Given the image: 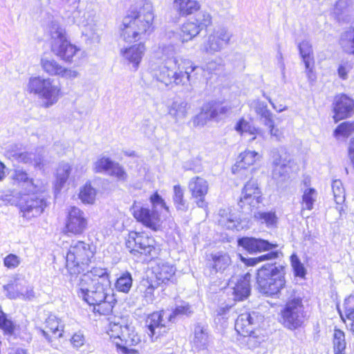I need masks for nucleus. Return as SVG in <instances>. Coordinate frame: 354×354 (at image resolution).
<instances>
[{
  "instance_id": "40",
  "label": "nucleus",
  "mask_w": 354,
  "mask_h": 354,
  "mask_svg": "<svg viewBox=\"0 0 354 354\" xmlns=\"http://www.w3.org/2000/svg\"><path fill=\"white\" fill-rule=\"evenodd\" d=\"M332 190L335 203L339 206L337 207V210L341 214L344 211L342 203L345 201V190L340 180H335L332 183Z\"/></svg>"
},
{
  "instance_id": "13",
  "label": "nucleus",
  "mask_w": 354,
  "mask_h": 354,
  "mask_svg": "<svg viewBox=\"0 0 354 354\" xmlns=\"http://www.w3.org/2000/svg\"><path fill=\"white\" fill-rule=\"evenodd\" d=\"M272 161V178L278 183L289 178L290 173L294 167L295 162L289 154H280L274 152Z\"/></svg>"
},
{
  "instance_id": "32",
  "label": "nucleus",
  "mask_w": 354,
  "mask_h": 354,
  "mask_svg": "<svg viewBox=\"0 0 354 354\" xmlns=\"http://www.w3.org/2000/svg\"><path fill=\"white\" fill-rule=\"evenodd\" d=\"M18 283L17 282L14 283H8L7 285H4L3 286L4 291L6 292V295L10 299H17L21 298L22 299H28L30 300L35 297V292L33 289L30 287L24 286V289L23 291H17L12 292L10 291V289H13L15 287H18Z\"/></svg>"
},
{
  "instance_id": "49",
  "label": "nucleus",
  "mask_w": 354,
  "mask_h": 354,
  "mask_svg": "<svg viewBox=\"0 0 354 354\" xmlns=\"http://www.w3.org/2000/svg\"><path fill=\"white\" fill-rule=\"evenodd\" d=\"M235 130L241 134L248 133L250 135L261 134V130L251 126L248 122L244 119H241L235 126Z\"/></svg>"
},
{
  "instance_id": "4",
  "label": "nucleus",
  "mask_w": 354,
  "mask_h": 354,
  "mask_svg": "<svg viewBox=\"0 0 354 354\" xmlns=\"http://www.w3.org/2000/svg\"><path fill=\"white\" fill-rule=\"evenodd\" d=\"M27 90L40 100L41 106L50 108L57 103L62 95V86L55 80L42 76L29 78Z\"/></svg>"
},
{
  "instance_id": "36",
  "label": "nucleus",
  "mask_w": 354,
  "mask_h": 354,
  "mask_svg": "<svg viewBox=\"0 0 354 354\" xmlns=\"http://www.w3.org/2000/svg\"><path fill=\"white\" fill-rule=\"evenodd\" d=\"M208 342L209 336L207 326L197 324L194 328V337L193 339L194 346L199 349H203L207 346Z\"/></svg>"
},
{
  "instance_id": "41",
  "label": "nucleus",
  "mask_w": 354,
  "mask_h": 354,
  "mask_svg": "<svg viewBox=\"0 0 354 354\" xmlns=\"http://www.w3.org/2000/svg\"><path fill=\"white\" fill-rule=\"evenodd\" d=\"M339 44L344 51L354 54V26L342 34Z\"/></svg>"
},
{
  "instance_id": "23",
  "label": "nucleus",
  "mask_w": 354,
  "mask_h": 354,
  "mask_svg": "<svg viewBox=\"0 0 354 354\" xmlns=\"http://www.w3.org/2000/svg\"><path fill=\"white\" fill-rule=\"evenodd\" d=\"M192 313V308L189 304L178 306L172 313L169 310H161L158 315V319L156 320V328H164L163 332L165 333L167 324L172 322L175 316L180 315H189Z\"/></svg>"
},
{
  "instance_id": "61",
  "label": "nucleus",
  "mask_w": 354,
  "mask_h": 354,
  "mask_svg": "<svg viewBox=\"0 0 354 354\" xmlns=\"http://www.w3.org/2000/svg\"><path fill=\"white\" fill-rule=\"evenodd\" d=\"M344 308L346 318L354 315V296L351 295L345 299Z\"/></svg>"
},
{
  "instance_id": "34",
  "label": "nucleus",
  "mask_w": 354,
  "mask_h": 354,
  "mask_svg": "<svg viewBox=\"0 0 354 354\" xmlns=\"http://www.w3.org/2000/svg\"><path fill=\"white\" fill-rule=\"evenodd\" d=\"M20 150L21 148L19 147V145H10L7 151V154L9 158H13V159L17 160L18 162L31 164L32 162L33 153L26 151L22 152L20 151Z\"/></svg>"
},
{
  "instance_id": "59",
  "label": "nucleus",
  "mask_w": 354,
  "mask_h": 354,
  "mask_svg": "<svg viewBox=\"0 0 354 354\" xmlns=\"http://www.w3.org/2000/svg\"><path fill=\"white\" fill-rule=\"evenodd\" d=\"M352 5V0H338L333 9V12L336 16H339L346 12Z\"/></svg>"
},
{
  "instance_id": "35",
  "label": "nucleus",
  "mask_w": 354,
  "mask_h": 354,
  "mask_svg": "<svg viewBox=\"0 0 354 354\" xmlns=\"http://www.w3.org/2000/svg\"><path fill=\"white\" fill-rule=\"evenodd\" d=\"M253 108L265 126L272 124V122L274 121L273 114L268 110V106L264 102L260 100L254 101L253 102Z\"/></svg>"
},
{
  "instance_id": "43",
  "label": "nucleus",
  "mask_w": 354,
  "mask_h": 354,
  "mask_svg": "<svg viewBox=\"0 0 354 354\" xmlns=\"http://www.w3.org/2000/svg\"><path fill=\"white\" fill-rule=\"evenodd\" d=\"M333 345L334 354H345L346 342L344 333L339 329H335L333 333Z\"/></svg>"
},
{
  "instance_id": "45",
  "label": "nucleus",
  "mask_w": 354,
  "mask_h": 354,
  "mask_svg": "<svg viewBox=\"0 0 354 354\" xmlns=\"http://www.w3.org/2000/svg\"><path fill=\"white\" fill-rule=\"evenodd\" d=\"M40 64L43 71L49 75L59 76L60 74L62 66L53 59L41 58Z\"/></svg>"
},
{
  "instance_id": "62",
  "label": "nucleus",
  "mask_w": 354,
  "mask_h": 354,
  "mask_svg": "<svg viewBox=\"0 0 354 354\" xmlns=\"http://www.w3.org/2000/svg\"><path fill=\"white\" fill-rule=\"evenodd\" d=\"M0 328H1L6 333L11 334L14 330L12 322L8 319L6 315L2 313L0 315Z\"/></svg>"
},
{
  "instance_id": "12",
  "label": "nucleus",
  "mask_w": 354,
  "mask_h": 354,
  "mask_svg": "<svg viewBox=\"0 0 354 354\" xmlns=\"http://www.w3.org/2000/svg\"><path fill=\"white\" fill-rule=\"evenodd\" d=\"M232 37V32L227 28L224 26L215 28L203 42V50L209 55L221 52L230 45Z\"/></svg>"
},
{
  "instance_id": "18",
  "label": "nucleus",
  "mask_w": 354,
  "mask_h": 354,
  "mask_svg": "<svg viewBox=\"0 0 354 354\" xmlns=\"http://www.w3.org/2000/svg\"><path fill=\"white\" fill-rule=\"evenodd\" d=\"M188 188L192 196L195 199L197 206L201 208H206L207 204L205 197L209 189L207 181L199 176L194 177L189 180Z\"/></svg>"
},
{
  "instance_id": "30",
  "label": "nucleus",
  "mask_w": 354,
  "mask_h": 354,
  "mask_svg": "<svg viewBox=\"0 0 354 354\" xmlns=\"http://www.w3.org/2000/svg\"><path fill=\"white\" fill-rule=\"evenodd\" d=\"M189 105L182 99L174 100L169 106V113L177 122L184 120L187 115Z\"/></svg>"
},
{
  "instance_id": "16",
  "label": "nucleus",
  "mask_w": 354,
  "mask_h": 354,
  "mask_svg": "<svg viewBox=\"0 0 354 354\" xmlns=\"http://www.w3.org/2000/svg\"><path fill=\"white\" fill-rule=\"evenodd\" d=\"M87 218L82 210L76 207H71L67 214L66 230L73 234H81L86 229Z\"/></svg>"
},
{
  "instance_id": "5",
  "label": "nucleus",
  "mask_w": 354,
  "mask_h": 354,
  "mask_svg": "<svg viewBox=\"0 0 354 354\" xmlns=\"http://www.w3.org/2000/svg\"><path fill=\"white\" fill-rule=\"evenodd\" d=\"M92 246L82 241H73L66 257V266L71 277L88 271V267L95 255Z\"/></svg>"
},
{
  "instance_id": "47",
  "label": "nucleus",
  "mask_w": 354,
  "mask_h": 354,
  "mask_svg": "<svg viewBox=\"0 0 354 354\" xmlns=\"http://www.w3.org/2000/svg\"><path fill=\"white\" fill-rule=\"evenodd\" d=\"M254 218L261 223H265L267 227H275L277 223V217L273 212H255Z\"/></svg>"
},
{
  "instance_id": "55",
  "label": "nucleus",
  "mask_w": 354,
  "mask_h": 354,
  "mask_svg": "<svg viewBox=\"0 0 354 354\" xmlns=\"http://www.w3.org/2000/svg\"><path fill=\"white\" fill-rule=\"evenodd\" d=\"M354 133V121L344 122L340 124L335 130L334 135L337 137L339 136L348 137Z\"/></svg>"
},
{
  "instance_id": "28",
  "label": "nucleus",
  "mask_w": 354,
  "mask_h": 354,
  "mask_svg": "<svg viewBox=\"0 0 354 354\" xmlns=\"http://www.w3.org/2000/svg\"><path fill=\"white\" fill-rule=\"evenodd\" d=\"M45 326L46 329L48 330L44 329H41L40 330L47 339L50 340L48 335V332L52 333L53 335H54L57 338H59L62 336L64 325L61 319L57 317L55 315H48V317L46 319Z\"/></svg>"
},
{
  "instance_id": "22",
  "label": "nucleus",
  "mask_w": 354,
  "mask_h": 354,
  "mask_svg": "<svg viewBox=\"0 0 354 354\" xmlns=\"http://www.w3.org/2000/svg\"><path fill=\"white\" fill-rule=\"evenodd\" d=\"M145 52V46L142 42L120 49V55L129 64H132L134 70H137Z\"/></svg>"
},
{
  "instance_id": "46",
  "label": "nucleus",
  "mask_w": 354,
  "mask_h": 354,
  "mask_svg": "<svg viewBox=\"0 0 354 354\" xmlns=\"http://www.w3.org/2000/svg\"><path fill=\"white\" fill-rule=\"evenodd\" d=\"M96 190L86 183L81 189L79 193V198L84 204H93L95 201Z\"/></svg>"
},
{
  "instance_id": "53",
  "label": "nucleus",
  "mask_w": 354,
  "mask_h": 354,
  "mask_svg": "<svg viewBox=\"0 0 354 354\" xmlns=\"http://www.w3.org/2000/svg\"><path fill=\"white\" fill-rule=\"evenodd\" d=\"M140 288L145 290L144 292V297L146 299V301L147 302L152 303L154 300V286H153V281L152 280H149L147 279H143L140 283Z\"/></svg>"
},
{
  "instance_id": "39",
  "label": "nucleus",
  "mask_w": 354,
  "mask_h": 354,
  "mask_svg": "<svg viewBox=\"0 0 354 354\" xmlns=\"http://www.w3.org/2000/svg\"><path fill=\"white\" fill-rule=\"evenodd\" d=\"M71 167L68 163H61L57 169L56 181L55 184V192H59L67 181L71 173Z\"/></svg>"
},
{
  "instance_id": "63",
  "label": "nucleus",
  "mask_w": 354,
  "mask_h": 354,
  "mask_svg": "<svg viewBox=\"0 0 354 354\" xmlns=\"http://www.w3.org/2000/svg\"><path fill=\"white\" fill-rule=\"evenodd\" d=\"M145 326L149 330V335L152 337L155 333V314L151 313L145 319Z\"/></svg>"
},
{
  "instance_id": "20",
  "label": "nucleus",
  "mask_w": 354,
  "mask_h": 354,
  "mask_svg": "<svg viewBox=\"0 0 354 354\" xmlns=\"http://www.w3.org/2000/svg\"><path fill=\"white\" fill-rule=\"evenodd\" d=\"M333 106L335 122L351 116L354 112V101L344 94L335 96Z\"/></svg>"
},
{
  "instance_id": "60",
  "label": "nucleus",
  "mask_w": 354,
  "mask_h": 354,
  "mask_svg": "<svg viewBox=\"0 0 354 354\" xmlns=\"http://www.w3.org/2000/svg\"><path fill=\"white\" fill-rule=\"evenodd\" d=\"M0 200L2 203H0L1 205H17L18 202V197L15 195V192L14 191L9 192V193H6L2 194L0 196Z\"/></svg>"
},
{
  "instance_id": "8",
  "label": "nucleus",
  "mask_w": 354,
  "mask_h": 354,
  "mask_svg": "<svg viewBox=\"0 0 354 354\" xmlns=\"http://www.w3.org/2000/svg\"><path fill=\"white\" fill-rule=\"evenodd\" d=\"M263 321V316L256 312H245L237 317L235 329L239 334L248 337V344L252 347L258 346L264 341V337L258 328Z\"/></svg>"
},
{
  "instance_id": "31",
  "label": "nucleus",
  "mask_w": 354,
  "mask_h": 354,
  "mask_svg": "<svg viewBox=\"0 0 354 354\" xmlns=\"http://www.w3.org/2000/svg\"><path fill=\"white\" fill-rule=\"evenodd\" d=\"M174 8L181 16H187L200 8V3L195 0H174Z\"/></svg>"
},
{
  "instance_id": "29",
  "label": "nucleus",
  "mask_w": 354,
  "mask_h": 354,
  "mask_svg": "<svg viewBox=\"0 0 354 354\" xmlns=\"http://www.w3.org/2000/svg\"><path fill=\"white\" fill-rule=\"evenodd\" d=\"M218 223L223 227L229 230H239L242 228L239 218L228 209H221L219 211Z\"/></svg>"
},
{
  "instance_id": "14",
  "label": "nucleus",
  "mask_w": 354,
  "mask_h": 354,
  "mask_svg": "<svg viewBox=\"0 0 354 354\" xmlns=\"http://www.w3.org/2000/svg\"><path fill=\"white\" fill-rule=\"evenodd\" d=\"M261 203V192L255 180L248 181L244 186L239 205L242 208H246L252 212L258 208Z\"/></svg>"
},
{
  "instance_id": "27",
  "label": "nucleus",
  "mask_w": 354,
  "mask_h": 354,
  "mask_svg": "<svg viewBox=\"0 0 354 354\" xmlns=\"http://www.w3.org/2000/svg\"><path fill=\"white\" fill-rule=\"evenodd\" d=\"M239 160L232 167V173L239 174L241 170L253 165L261 158V156L255 151L245 150L239 155Z\"/></svg>"
},
{
  "instance_id": "26",
  "label": "nucleus",
  "mask_w": 354,
  "mask_h": 354,
  "mask_svg": "<svg viewBox=\"0 0 354 354\" xmlns=\"http://www.w3.org/2000/svg\"><path fill=\"white\" fill-rule=\"evenodd\" d=\"M231 263L230 256L225 252L212 253L207 258V266L211 272H223Z\"/></svg>"
},
{
  "instance_id": "24",
  "label": "nucleus",
  "mask_w": 354,
  "mask_h": 354,
  "mask_svg": "<svg viewBox=\"0 0 354 354\" xmlns=\"http://www.w3.org/2000/svg\"><path fill=\"white\" fill-rule=\"evenodd\" d=\"M134 218L145 227L155 231V212L143 206L134 205L132 207Z\"/></svg>"
},
{
  "instance_id": "38",
  "label": "nucleus",
  "mask_w": 354,
  "mask_h": 354,
  "mask_svg": "<svg viewBox=\"0 0 354 354\" xmlns=\"http://www.w3.org/2000/svg\"><path fill=\"white\" fill-rule=\"evenodd\" d=\"M174 273L175 268L173 266L167 263H163L161 265L158 264L156 268V286L160 283H166Z\"/></svg>"
},
{
  "instance_id": "64",
  "label": "nucleus",
  "mask_w": 354,
  "mask_h": 354,
  "mask_svg": "<svg viewBox=\"0 0 354 354\" xmlns=\"http://www.w3.org/2000/svg\"><path fill=\"white\" fill-rule=\"evenodd\" d=\"M207 120H209L208 113L203 109V111L194 118L193 123L195 127H202L205 124Z\"/></svg>"
},
{
  "instance_id": "48",
  "label": "nucleus",
  "mask_w": 354,
  "mask_h": 354,
  "mask_svg": "<svg viewBox=\"0 0 354 354\" xmlns=\"http://www.w3.org/2000/svg\"><path fill=\"white\" fill-rule=\"evenodd\" d=\"M113 161L108 157L99 158L93 164V171L95 173H109Z\"/></svg>"
},
{
  "instance_id": "3",
  "label": "nucleus",
  "mask_w": 354,
  "mask_h": 354,
  "mask_svg": "<svg viewBox=\"0 0 354 354\" xmlns=\"http://www.w3.org/2000/svg\"><path fill=\"white\" fill-rule=\"evenodd\" d=\"M165 58L158 66L159 73L156 80L166 86H180L187 91L192 88V73L197 69L189 60H179L174 56V48L169 46L163 49Z\"/></svg>"
},
{
  "instance_id": "6",
  "label": "nucleus",
  "mask_w": 354,
  "mask_h": 354,
  "mask_svg": "<svg viewBox=\"0 0 354 354\" xmlns=\"http://www.w3.org/2000/svg\"><path fill=\"white\" fill-rule=\"evenodd\" d=\"M106 333L122 354H137L138 351L129 348L136 346L141 342L140 336L131 324L111 322Z\"/></svg>"
},
{
  "instance_id": "7",
  "label": "nucleus",
  "mask_w": 354,
  "mask_h": 354,
  "mask_svg": "<svg viewBox=\"0 0 354 354\" xmlns=\"http://www.w3.org/2000/svg\"><path fill=\"white\" fill-rule=\"evenodd\" d=\"M257 283L261 293L277 295L285 286V267L270 263L263 265L258 270Z\"/></svg>"
},
{
  "instance_id": "21",
  "label": "nucleus",
  "mask_w": 354,
  "mask_h": 354,
  "mask_svg": "<svg viewBox=\"0 0 354 354\" xmlns=\"http://www.w3.org/2000/svg\"><path fill=\"white\" fill-rule=\"evenodd\" d=\"M239 245L250 253L270 251L278 247L277 243L253 237H243L238 241Z\"/></svg>"
},
{
  "instance_id": "19",
  "label": "nucleus",
  "mask_w": 354,
  "mask_h": 354,
  "mask_svg": "<svg viewBox=\"0 0 354 354\" xmlns=\"http://www.w3.org/2000/svg\"><path fill=\"white\" fill-rule=\"evenodd\" d=\"M14 185L24 187L28 192L32 193L41 192L45 188L42 185L35 183V180L30 178L26 171L21 168L15 169L10 176Z\"/></svg>"
},
{
  "instance_id": "33",
  "label": "nucleus",
  "mask_w": 354,
  "mask_h": 354,
  "mask_svg": "<svg viewBox=\"0 0 354 354\" xmlns=\"http://www.w3.org/2000/svg\"><path fill=\"white\" fill-rule=\"evenodd\" d=\"M304 185L306 186L304 189L302 201H301V211L312 210L314 207V204L317 201V192L313 187H308V181L304 180Z\"/></svg>"
},
{
  "instance_id": "54",
  "label": "nucleus",
  "mask_w": 354,
  "mask_h": 354,
  "mask_svg": "<svg viewBox=\"0 0 354 354\" xmlns=\"http://www.w3.org/2000/svg\"><path fill=\"white\" fill-rule=\"evenodd\" d=\"M230 308L228 306L218 308L215 312L214 322L221 327H224L229 318Z\"/></svg>"
},
{
  "instance_id": "17",
  "label": "nucleus",
  "mask_w": 354,
  "mask_h": 354,
  "mask_svg": "<svg viewBox=\"0 0 354 354\" xmlns=\"http://www.w3.org/2000/svg\"><path fill=\"white\" fill-rule=\"evenodd\" d=\"M46 206V200L43 196L32 194L28 196L23 204L20 205L22 216L26 220L39 216Z\"/></svg>"
},
{
  "instance_id": "52",
  "label": "nucleus",
  "mask_w": 354,
  "mask_h": 354,
  "mask_svg": "<svg viewBox=\"0 0 354 354\" xmlns=\"http://www.w3.org/2000/svg\"><path fill=\"white\" fill-rule=\"evenodd\" d=\"M174 203L178 209L185 210L186 209L185 201L184 200V190L179 185L174 187Z\"/></svg>"
},
{
  "instance_id": "2",
  "label": "nucleus",
  "mask_w": 354,
  "mask_h": 354,
  "mask_svg": "<svg viewBox=\"0 0 354 354\" xmlns=\"http://www.w3.org/2000/svg\"><path fill=\"white\" fill-rule=\"evenodd\" d=\"M155 15L153 5L147 0H138L131 6L120 25V36L127 43L145 40L153 31Z\"/></svg>"
},
{
  "instance_id": "58",
  "label": "nucleus",
  "mask_w": 354,
  "mask_h": 354,
  "mask_svg": "<svg viewBox=\"0 0 354 354\" xmlns=\"http://www.w3.org/2000/svg\"><path fill=\"white\" fill-rule=\"evenodd\" d=\"M21 263V259L16 254H9L3 259V265L8 269H15Z\"/></svg>"
},
{
  "instance_id": "11",
  "label": "nucleus",
  "mask_w": 354,
  "mask_h": 354,
  "mask_svg": "<svg viewBox=\"0 0 354 354\" xmlns=\"http://www.w3.org/2000/svg\"><path fill=\"white\" fill-rule=\"evenodd\" d=\"M66 2L72 9L74 22L82 27V35L92 41H99V36L96 32V26L93 23V19H89L92 15L88 12L82 10L79 6L80 0H62Z\"/></svg>"
},
{
  "instance_id": "37",
  "label": "nucleus",
  "mask_w": 354,
  "mask_h": 354,
  "mask_svg": "<svg viewBox=\"0 0 354 354\" xmlns=\"http://www.w3.org/2000/svg\"><path fill=\"white\" fill-rule=\"evenodd\" d=\"M201 30L192 21L184 23L180 29V37L183 42H187L196 37Z\"/></svg>"
},
{
  "instance_id": "57",
  "label": "nucleus",
  "mask_w": 354,
  "mask_h": 354,
  "mask_svg": "<svg viewBox=\"0 0 354 354\" xmlns=\"http://www.w3.org/2000/svg\"><path fill=\"white\" fill-rule=\"evenodd\" d=\"M290 261L295 275L304 277L306 274V269L304 265L301 263L297 255L295 254H292L290 257Z\"/></svg>"
},
{
  "instance_id": "51",
  "label": "nucleus",
  "mask_w": 354,
  "mask_h": 354,
  "mask_svg": "<svg viewBox=\"0 0 354 354\" xmlns=\"http://www.w3.org/2000/svg\"><path fill=\"white\" fill-rule=\"evenodd\" d=\"M224 66V61L221 57H216L208 61L203 68L204 71L209 73H216L221 71Z\"/></svg>"
},
{
  "instance_id": "9",
  "label": "nucleus",
  "mask_w": 354,
  "mask_h": 354,
  "mask_svg": "<svg viewBox=\"0 0 354 354\" xmlns=\"http://www.w3.org/2000/svg\"><path fill=\"white\" fill-rule=\"evenodd\" d=\"M52 51L66 62H72L73 57L80 51L68 40L66 30L58 23L53 21L49 27Z\"/></svg>"
},
{
  "instance_id": "1",
  "label": "nucleus",
  "mask_w": 354,
  "mask_h": 354,
  "mask_svg": "<svg viewBox=\"0 0 354 354\" xmlns=\"http://www.w3.org/2000/svg\"><path fill=\"white\" fill-rule=\"evenodd\" d=\"M78 286V296L90 306H93L94 312L104 315L112 312L115 299L106 268H92L81 275Z\"/></svg>"
},
{
  "instance_id": "42",
  "label": "nucleus",
  "mask_w": 354,
  "mask_h": 354,
  "mask_svg": "<svg viewBox=\"0 0 354 354\" xmlns=\"http://www.w3.org/2000/svg\"><path fill=\"white\" fill-rule=\"evenodd\" d=\"M298 48L305 66L308 67L309 63H315L313 47L310 41H302L299 44Z\"/></svg>"
},
{
  "instance_id": "15",
  "label": "nucleus",
  "mask_w": 354,
  "mask_h": 354,
  "mask_svg": "<svg viewBox=\"0 0 354 354\" xmlns=\"http://www.w3.org/2000/svg\"><path fill=\"white\" fill-rule=\"evenodd\" d=\"M155 239L143 234L131 232L126 242V246L131 253L138 252L150 255L154 250Z\"/></svg>"
},
{
  "instance_id": "44",
  "label": "nucleus",
  "mask_w": 354,
  "mask_h": 354,
  "mask_svg": "<svg viewBox=\"0 0 354 354\" xmlns=\"http://www.w3.org/2000/svg\"><path fill=\"white\" fill-rule=\"evenodd\" d=\"M133 279L130 272H123L115 283V289L121 292L128 293L132 287Z\"/></svg>"
},
{
  "instance_id": "56",
  "label": "nucleus",
  "mask_w": 354,
  "mask_h": 354,
  "mask_svg": "<svg viewBox=\"0 0 354 354\" xmlns=\"http://www.w3.org/2000/svg\"><path fill=\"white\" fill-rule=\"evenodd\" d=\"M108 174L115 177L120 181H125L127 179V174L124 168L119 163L114 161Z\"/></svg>"
},
{
  "instance_id": "10",
  "label": "nucleus",
  "mask_w": 354,
  "mask_h": 354,
  "mask_svg": "<svg viewBox=\"0 0 354 354\" xmlns=\"http://www.w3.org/2000/svg\"><path fill=\"white\" fill-rule=\"evenodd\" d=\"M308 317L299 297H290L280 312V322L285 328L292 330L302 326Z\"/></svg>"
},
{
  "instance_id": "25",
  "label": "nucleus",
  "mask_w": 354,
  "mask_h": 354,
  "mask_svg": "<svg viewBox=\"0 0 354 354\" xmlns=\"http://www.w3.org/2000/svg\"><path fill=\"white\" fill-rule=\"evenodd\" d=\"M251 275L249 273L245 274L244 276L241 277L234 283L232 279L230 284L234 283L233 287L234 299L236 301H243L248 297L250 294V281Z\"/></svg>"
},
{
  "instance_id": "50",
  "label": "nucleus",
  "mask_w": 354,
  "mask_h": 354,
  "mask_svg": "<svg viewBox=\"0 0 354 354\" xmlns=\"http://www.w3.org/2000/svg\"><path fill=\"white\" fill-rule=\"evenodd\" d=\"M194 22L202 30L212 24V17L208 12L201 11L196 15Z\"/></svg>"
}]
</instances>
